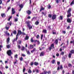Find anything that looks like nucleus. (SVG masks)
Wrapping results in <instances>:
<instances>
[{"instance_id": "nucleus-1", "label": "nucleus", "mask_w": 74, "mask_h": 74, "mask_svg": "<svg viewBox=\"0 0 74 74\" xmlns=\"http://www.w3.org/2000/svg\"><path fill=\"white\" fill-rule=\"evenodd\" d=\"M22 34V32L21 30H18V33L16 35V41H17V40H18V36H19L21 34Z\"/></svg>"}, {"instance_id": "nucleus-2", "label": "nucleus", "mask_w": 74, "mask_h": 74, "mask_svg": "<svg viewBox=\"0 0 74 74\" xmlns=\"http://www.w3.org/2000/svg\"><path fill=\"white\" fill-rule=\"evenodd\" d=\"M25 23L26 24H27V26L28 27L29 29H32L33 27L32 26H31V25H30V21H26Z\"/></svg>"}, {"instance_id": "nucleus-3", "label": "nucleus", "mask_w": 74, "mask_h": 74, "mask_svg": "<svg viewBox=\"0 0 74 74\" xmlns=\"http://www.w3.org/2000/svg\"><path fill=\"white\" fill-rule=\"evenodd\" d=\"M7 53L8 56H11L13 54V53L12 52V51L11 50H8L7 51Z\"/></svg>"}, {"instance_id": "nucleus-4", "label": "nucleus", "mask_w": 74, "mask_h": 74, "mask_svg": "<svg viewBox=\"0 0 74 74\" xmlns=\"http://www.w3.org/2000/svg\"><path fill=\"white\" fill-rule=\"evenodd\" d=\"M54 44H52L50 47H49V51H51L52 49H54Z\"/></svg>"}, {"instance_id": "nucleus-5", "label": "nucleus", "mask_w": 74, "mask_h": 74, "mask_svg": "<svg viewBox=\"0 0 74 74\" xmlns=\"http://www.w3.org/2000/svg\"><path fill=\"white\" fill-rule=\"evenodd\" d=\"M57 16L56 15V14L53 15L52 16V19L53 20L54 19H56Z\"/></svg>"}, {"instance_id": "nucleus-6", "label": "nucleus", "mask_w": 74, "mask_h": 74, "mask_svg": "<svg viewBox=\"0 0 74 74\" xmlns=\"http://www.w3.org/2000/svg\"><path fill=\"white\" fill-rule=\"evenodd\" d=\"M16 12L15 11V9L13 8H12V13L11 14H12V15H14V14Z\"/></svg>"}, {"instance_id": "nucleus-7", "label": "nucleus", "mask_w": 74, "mask_h": 74, "mask_svg": "<svg viewBox=\"0 0 74 74\" xmlns=\"http://www.w3.org/2000/svg\"><path fill=\"white\" fill-rule=\"evenodd\" d=\"M28 48L29 49H31L34 48V46L32 44L30 45L28 47Z\"/></svg>"}, {"instance_id": "nucleus-8", "label": "nucleus", "mask_w": 74, "mask_h": 74, "mask_svg": "<svg viewBox=\"0 0 74 74\" xmlns=\"http://www.w3.org/2000/svg\"><path fill=\"white\" fill-rule=\"evenodd\" d=\"M45 53L44 51H42L40 54V56H44Z\"/></svg>"}, {"instance_id": "nucleus-9", "label": "nucleus", "mask_w": 74, "mask_h": 74, "mask_svg": "<svg viewBox=\"0 0 74 74\" xmlns=\"http://www.w3.org/2000/svg\"><path fill=\"white\" fill-rule=\"evenodd\" d=\"M26 12L28 15H30L32 14V12L30 10H27Z\"/></svg>"}, {"instance_id": "nucleus-10", "label": "nucleus", "mask_w": 74, "mask_h": 74, "mask_svg": "<svg viewBox=\"0 0 74 74\" xmlns=\"http://www.w3.org/2000/svg\"><path fill=\"white\" fill-rule=\"evenodd\" d=\"M35 51H36V48H34L33 50L31 51V52L32 53H34Z\"/></svg>"}, {"instance_id": "nucleus-11", "label": "nucleus", "mask_w": 74, "mask_h": 74, "mask_svg": "<svg viewBox=\"0 0 74 74\" xmlns=\"http://www.w3.org/2000/svg\"><path fill=\"white\" fill-rule=\"evenodd\" d=\"M67 21L68 23H70L71 22V19H70V18H68L67 19Z\"/></svg>"}, {"instance_id": "nucleus-12", "label": "nucleus", "mask_w": 74, "mask_h": 74, "mask_svg": "<svg viewBox=\"0 0 74 74\" xmlns=\"http://www.w3.org/2000/svg\"><path fill=\"white\" fill-rule=\"evenodd\" d=\"M67 18H69V17H70L71 16V13H67Z\"/></svg>"}, {"instance_id": "nucleus-13", "label": "nucleus", "mask_w": 74, "mask_h": 74, "mask_svg": "<svg viewBox=\"0 0 74 74\" xmlns=\"http://www.w3.org/2000/svg\"><path fill=\"white\" fill-rule=\"evenodd\" d=\"M42 33H45V34H46V33H47V30L45 29L43 30Z\"/></svg>"}, {"instance_id": "nucleus-14", "label": "nucleus", "mask_w": 74, "mask_h": 74, "mask_svg": "<svg viewBox=\"0 0 74 74\" xmlns=\"http://www.w3.org/2000/svg\"><path fill=\"white\" fill-rule=\"evenodd\" d=\"M1 16L2 18L5 17V13H2L1 14Z\"/></svg>"}, {"instance_id": "nucleus-15", "label": "nucleus", "mask_w": 74, "mask_h": 74, "mask_svg": "<svg viewBox=\"0 0 74 74\" xmlns=\"http://www.w3.org/2000/svg\"><path fill=\"white\" fill-rule=\"evenodd\" d=\"M12 33L14 34L15 35V34H16L17 32L16 31V30H14V31H12Z\"/></svg>"}, {"instance_id": "nucleus-16", "label": "nucleus", "mask_w": 74, "mask_h": 74, "mask_svg": "<svg viewBox=\"0 0 74 74\" xmlns=\"http://www.w3.org/2000/svg\"><path fill=\"white\" fill-rule=\"evenodd\" d=\"M19 7L20 8H23V4H21V5H19Z\"/></svg>"}, {"instance_id": "nucleus-17", "label": "nucleus", "mask_w": 74, "mask_h": 74, "mask_svg": "<svg viewBox=\"0 0 74 74\" xmlns=\"http://www.w3.org/2000/svg\"><path fill=\"white\" fill-rule=\"evenodd\" d=\"M10 38H8L7 39V44H8L9 42H10Z\"/></svg>"}, {"instance_id": "nucleus-18", "label": "nucleus", "mask_w": 74, "mask_h": 74, "mask_svg": "<svg viewBox=\"0 0 74 74\" xmlns=\"http://www.w3.org/2000/svg\"><path fill=\"white\" fill-rule=\"evenodd\" d=\"M34 64L35 66H38V62H34Z\"/></svg>"}, {"instance_id": "nucleus-19", "label": "nucleus", "mask_w": 74, "mask_h": 74, "mask_svg": "<svg viewBox=\"0 0 74 74\" xmlns=\"http://www.w3.org/2000/svg\"><path fill=\"white\" fill-rule=\"evenodd\" d=\"M45 10V8L43 7H42L41 8H40V12H41L42 11H44V10Z\"/></svg>"}, {"instance_id": "nucleus-20", "label": "nucleus", "mask_w": 74, "mask_h": 74, "mask_svg": "<svg viewBox=\"0 0 74 74\" xmlns=\"http://www.w3.org/2000/svg\"><path fill=\"white\" fill-rule=\"evenodd\" d=\"M71 55H72V54L71 53H70L68 55V57L69 58H71Z\"/></svg>"}, {"instance_id": "nucleus-21", "label": "nucleus", "mask_w": 74, "mask_h": 74, "mask_svg": "<svg viewBox=\"0 0 74 74\" xmlns=\"http://www.w3.org/2000/svg\"><path fill=\"white\" fill-rule=\"evenodd\" d=\"M70 53H71V54H74V49L72 50L71 51H70Z\"/></svg>"}, {"instance_id": "nucleus-22", "label": "nucleus", "mask_w": 74, "mask_h": 74, "mask_svg": "<svg viewBox=\"0 0 74 74\" xmlns=\"http://www.w3.org/2000/svg\"><path fill=\"white\" fill-rule=\"evenodd\" d=\"M71 11V8H69L67 11V13H71V12H70Z\"/></svg>"}, {"instance_id": "nucleus-23", "label": "nucleus", "mask_w": 74, "mask_h": 74, "mask_svg": "<svg viewBox=\"0 0 74 74\" xmlns=\"http://www.w3.org/2000/svg\"><path fill=\"white\" fill-rule=\"evenodd\" d=\"M7 23L8 25L9 24L10 26H11L12 25V22L11 21H10V23Z\"/></svg>"}, {"instance_id": "nucleus-24", "label": "nucleus", "mask_w": 74, "mask_h": 74, "mask_svg": "<svg viewBox=\"0 0 74 74\" xmlns=\"http://www.w3.org/2000/svg\"><path fill=\"white\" fill-rule=\"evenodd\" d=\"M54 42L56 43L57 45H58V39H56Z\"/></svg>"}, {"instance_id": "nucleus-25", "label": "nucleus", "mask_w": 74, "mask_h": 74, "mask_svg": "<svg viewBox=\"0 0 74 74\" xmlns=\"http://www.w3.org/2000/svg\"><path fill=\"white\" fill-rule=\"evenodd\" d=\"M6 47L7 48L9 49L10 48H11V45H6Z\"/></svg>"}, {"instance_id": "nucleus-26", "label": "nucleus", "mask_w": 74, "mask_h": 74, "mask_svg": "<svg viewBox=\"0 0 74 74\" xmlns=\"http://www.w3.org/2000/svg\"><path fill=\"white\" fill-rule=\"evenodd\" d=\"M18 54H16L14 56V59H18Z\"/></svg>"}, {"instance_id": "nucleus-27", "label": "nucleus", "mask_w": 74, "mask_h": 74, "mask_svg": "<svg viewBox=\"0 0 74 74\" xmlns=\"http://www.w3.org/2000/svg\"><path fill=\"white\" fill-rule=\"evenodd\" d=\"M60 70H62L63 69V66H62V65H60Z\"/></svg>"}, {"instance_id": "nucleus-28", "label": "nucleus", "mask_w": 74, "mask_h": 74, "mask_svg": "<svg viewBox=\"0 0 74 74\" xmlns=\"http://www.w3.org/2000/svg\"><path fill=\"white\" fill-rule=\"evenodd\" d=\"M25 47H21V51H25Z\"/></svg>"}, {"instance_id": "nucleus-29", "label": "nucleus", "mask_w": 74, "mask_h": 74, "mask_svg": "<svg viewBox=\"0 0 74 74\" xmlns=\"http://www.w3.org/2000/svg\"><path fill=\"white\" fill-rule=\"evenodd\" d=\"M59 19L60 20H63V16H60Z\"/></svg>"}, {"instance_id": "nucleus-30", "label": "nucleus", "mask_w": 74, "mask_h": 74, "mask_svg": "<svg viewBox=\"0 0 74 74\" xmlns=\"http://www.w3.org/2000/svg\"><path fill=\"white\" fill-rule=\"evenodd\" d=\"M29 37L28 36H26L25 38V40H27L29 39Z\"/></svg>"}, {"instance_id": "nucleus-31", "label": "nucleus", "mask_w": 74, "mask_h": 74, "mask_svg": "<svg viewBox=\"0 0 74 74\" xmlns=\"http://www.w3.org/2000/svg\"><path fill=\"white\" fill-rule=\"evenodd\" d=\"M35 24L36 25H38V24H39V22L38 21H36L35 23Z\"/></svg>"}, {"instance_id": "nucleus-32", "label": "nucleus", "mask_w": 74, "mask_h": 74, "mask_svg": "<svg viewBox=\"0 0 74 74\" xmlns=\"http://www.w3.org/2000/svg\"><path fill=\"white\" fill-rule=\"evenodd\" d=\"M55 60H53L51 61V62L52 64H54V63H55Z\"/></svg>"}, {"instance_id": "nucleus-33", "label": "nucleus", "mask_w": 74, "mask_h": 74, "mask_svg": "<svg viewBox=\"0 0 74 74\" xmlns=\"http://www.w3.org/2000/svg\"><path fill=\"white\" fill-rule=\"evenodd\" d=\"M48 16L50 18H52V15H51V14H49Z\"/></svg>"}, {"instance_id": "nucleus-34", "label": "nucleus", "mask_w": 74, "mask_h": 74, "mask_svg": "<svg viewBox=\"0 0 74 74\" xmlns=\"http://www.w3.org/2000/svg\"><path fill=\"white\" fill-rule=\"evenodd\" d=\"M30 41L32 42H34V40H33V38H31V40H30Z\"/></svg>"}, {"instance_id": "nucleus-35", "label": "nucleus", "mask_w": 74, "mask_h": 74, "mask_svg": "<svg viewBox=\"0 0 74 74\" xmlns=\"http://www.w3.org/2000/svg\"><path fill=\"white\" fill-rule=\"evenodd\" d=\"M28 73L30 74L32 73V71L30 69H29V70L28 71Z\"/></svg>"}, {"instance_id": "nucleus-36", "label": "nucleus", "mask_w": 74, "mask_h": 74, "mask_svg": "<svg viewBox=\"0 0 74 74\" xmlns=\"http://www.w3.org/2000/svg\"><path fill=\"white\" fill-rule=\"evenodd\" d=\"M60 55H62L63 56V55H64V52H61L60 53Z\"/></svg>"}, {"instance_id": "nucleus-37", "label": "nucleus", "mask_w": 74, "mask_h": 74, "mask_svg": "<svg viewBox=\"0 0 74 74\" xmlns=\"http://www.w3.org/2000/svg\"><path fill=\"white\" fill-rule=\"evenodd\" d=\"M26 70V68H25V67H23V73H25V71Z\"/></svg>"}, {"instance_id": "nucleus-38", "label": "nucleus", "mask_w": 74, "mask_h": 74, "mask_svg": "<svg viewBox=\"0 0 74 74\" xmlns=\"http://www.w3.org/2000/svg\"><path fill=\"white\" fill-rule=\"evenodd\" d=\"M68 66L69 67H72V64H71L69 63Z\"/></svg>"}, {"instance_id": "nucleus-39", "label": "nucleus", "mask_w": 74, "mask_h": 74, "mask_svg": "<svg viewBox=\"0 0 74 74\" xmlns=\"http://www.w3.org/2000/svg\"><path fill=\"white\" fill-rule=\"evenodd\" d=\"M10 8H11V6H9L8 8V10H7V11H9V10H10Z\"/></svg>"}, {"instance_id": "nucleus-40", "label": "nucleus", "mask_w": 74, "mask_h": 74, "mask_svg": "<svg viewBox=\"0 0 74 74\" xmlns=\"http://www.w3.org/2000/svg\"><path fill=\"white\" fill-rule=\"evenodd\" d=\"M22 35H23V36H25L26 35V34L24 32H21Z\"/></svg>"}, {"instance_id": "nucleus-41", "label": "nucleus", "mask_w": 74, "mask_h": 74, "mask_svg": "<svg viewBox=\"0 0 74 74\" xmlns=\"http://www.w3.org/2000/svg\"><path fill=\"white\" fill-rule=\"evenodd\" d=\"M44 74H47V72L46 70H45L44 71Z\"/></svg>"}, {"instance_id": "nucleus-42", "label": "nucleus", "mask_w": 74, "mask_h": 74, "mask_svg": "<svg viewBox=\"0 0 74 74\" xmlns=\"http://www.w3.org/2000/svg\"><path fill=\"white\" fill-rule=\"evenodd\" d=\"M33 64H34V63L33 62H31L30 63L31 66H33Z\"/></svg>"}, {"instance_id": "nucleus-43", "label": "nucleus", "mask_w": 74, "mask_h": 74, "mask_svg": "<svg viewBox=\"0 0 74 74\" xmlns=\"http://www.w3.org/2000/svg\"><path fill=\"white\" fill-rule=\"evenodd\" d=\"M51 25L47 27V28L48 29H51Z\"/></svg>"}, {"instance_id": "nucleus-44", "label": "nucleus", "mask_w": 74, "mask_h": 74, "mask_svg": "<svg viewBox=\"0 0 74 74\" xmlns=\"http://www.w3.org/2000/svg\"><path fill=\"white\" fill-rule=\"evenodd\" d=\"M42 15H45H45H46V14H47V13H45L44 12H42Z\"/></svg>"}, {"instance_id": "nucleus-45", "label": "nucleus", "mask_w": 74, "mask_h": 74, "mask_svg": "<svg viewBox=\"0 0 74 74\" xmlns=\"http://www.w3.org/2000/svg\"><path fill=\"white\" fill-rule=\"evenodd\" d=\"M20 61H23V58L22 57H21L20 58Z\"/></svg>"}, {"instance_id": "nucleus-46", "label": "nucleus", "mask_w": 74, "mask_h": 74, "mask_svg": "<svg viewBox=\"0 0 74 74\" xmlns=\"http://www.w3.org/2000/svg\"><path fill=\"white\" fill-rule=\"evenodd\" d=\"M74 4V2H73V1H72L70 5H72L73 4Z\"/></svg>"}, {"instance_id": "nucleus-47", "label": "nucleus", "mask_w": 74, "mask_h": 74, "mask_svg": "<svg viewBox=\"0 0 74 74\" xmlns=\"http://www.w3.org/2000/svg\"><path fill=\"white\" fill-rule=\"evenodd\" d=\"M43 34H42L40 38L41 40H42V38H43Z\"/></svg>"}, {"instance_id": "nucleus-48", "label": "nucleus", "mask_w": 74, "mask_h": 74, "mask_svg": "<svg viewBox=\"0 0 74 74\" xmlns=\"http://www.w3.org/2000/svg\"><path fill=\"white\" fill-rule=\"evenodd\" d=\"M12 18V16H11L9 18V19L8 20V21H10V19H11Z\"/></svg>"}, {"instance_id": "nucleus-49", "label": "nucleus", "mask_w": 74, "mask_h": 74, "mask_svg": "<svg viewBox=\"0 0 74 74\" xmlns=\"http://www.w3.org/2000/svg\"><path fill=\"white\" fill-rule=\"evenodd\" d=\"M27 54H28V55H30L31 54L30 53V52H29V51H27Z\"/></svg>"}, {"instance_id": "nucleus-50", "label": "nucleus", "mask_w": 74, "mask_h": 74, "mask_svg": "<svg viewBox=\"0 0 74 74\" xmlns=\"http://www.w3.org/2000/svg\"><path fill=\"white\" fill-rule=\"evenodd\" d=\"M36 37V38H37V39H38V38L40 37V36H39V35H37Z\"/></svg>"}, {"instance_id": "nucleus-51", "label": "nucleus", "mask_w": 74, "mask_h": 74, "mask_svg": "<svg viewBox=\"0 0 74 74\" xmlns=\"http://www.w3.org/2000/svg\"><path fill=\"white\" fill-rule=\"evenodd\" d=\"M61 0H56V2L57 3H59V1H60Z\"/></svg>"}, {"instance_id": "nucleus-52", "label": "nucleus", "mask_w": 74, "mask_h": 74, "mask_svg": "<svg viewBox=\"0 0 74 74\" xmlns=\"http://www.w3.org/2000/svg\"><path fill=\"white\" fill-rule=\"evenodd\" d=\"M58 39L60 41H62V38H61V37H60L59 38H58Z\"/></svg>"}, {"instance_id": "nucleus-53", "label": "nucleus", "mask_w": 74, "mask_h": 74, "mask_svg": "<svg viewBox=\"0 0 74 74\" xmlns=\"http://www.w3.org/2000/svg\"><path fill=\"white\" fill-rule=\"evenodd\" d=\"M1 48H3V46H2L1 45H0V51H1Z\"/></svg>"}, {"instance_id": "nucleus-54", "label": "nucleus", "mask_w": 74, "mask_h": 74, "mask_svg": "<svg viewBox=\"0 0 74 74\" xmlns=\"http://www.w3.org/2000/svg\"><path fill=\"white\" fill-rule=\"evenodd\" d=\"M5 27L6 30H9V27Z\"/></svg>"}, {"instance_id": "nucleus-55", "label": "nucleus", "mask_w": 74, "mask_h": 74, "mask_svg": "<svg viewBox=\"0 0 74 74\" xmlns=\"http://www.w3.org/2000/svg\"><path fill=\"white\" fill-rule=\"evenodd\" d=\"M62 48H63V49H64V48H66V47L65 46H63L62 47Z\"/></svg>"}, {"instance_id": "nucleus-56", "label": "nucleus", "mask_w": 74, "mask_h": 74, "mask_svg": "<svg viewBox=\"0 0 74 74\" xmlns=\"http://www.w3.org/2000/svg\"><path fill=\"white\" fill-rule=\"evenodd\" d=\"M72 63L73 64H74V60H72Z\"/></svg>"}, {"instance_id": "nucleus-57", "label": "nucleus", "mask_w": 74, "mask_h": 74, "mask_svg": "<svg viewBox=\"0 0 74 74\" xmlns=\"http://www.w3.org/2000/svg\"><path fill=\"white\" fill-rule=\"evenodd\" d=\"M17 62V60H16V62H14V64H16Z\"/></svg>"}, {"instance_id": "nucleus-58", "label": "nucleus", "mask_w": 74, "mask_h": 74, "mask_svg": "<svg viewBox=\"0 0 74 74\" xmlns=\"http://www.w3.org/2000/svg\"><path fill=\"white\" fill-rule=\"evenodd\" d=\"M18 21V18H16L14 20V22H17Z\"/></svg>"}, {"instance_id": "nucleus-59", "label": "nucleus", "mask_w": 74, "mask_h": 74, "mask_svg": "<svg viewBox=\"0 0 74 74\" xmlns=\"http://www.w3.org/2000/svg\"><path fill=\"white\" fill-rule=\"evenodd\" d=\"M18 49H20V48H21V46H20V45H18Z\"/></svg>"}, {"instance_id": "nucleus-60", "label": "nucleus", "mask_w": 74, "mask_h": 74, "mask_svg": "<svg viewBox=\"0 0 74 74\" xmlns=\"http://www.w3.org/2000/svg\"><path fill=\"white\" fill-rule=\"evenodd\" d=\"M48 8V9L51 8V5H49Z\"/></svg>"}, {"instance_id": "nucleus-61", "label": "nucleus", "mask_w": 74, "mask_h": 74, "mask_svg": "<svg viewBox=\"0 0 74 74\" xmlns=\"http://www.w3.org/2000/svg\"><path fill=\"white\" fill-rule=\"evenodd\" d=\"M53 34H56V32H52Z\"/></svg>"}, {"instance_id": "nucleus-62", "label": "nucleus", "mask_w": 74, "mask_h": 74, "mask_svg": "<svg viewBox=\"0 0 74 74\" xmlns=\"http://www.w3.org/2000/svg\"><path fill=\"white\" fill-rule=\"evenodd\" d=\"M73 32V30H72L71 31H70V32H69V33L70 34H72V32Z\"/></svg>"}, {"instance_id": "nucleus-63", "label": "nucleus", "mask_w": 74, "mask_h": 74, "mask_svg": "<svg viewBox=\"0 0 74 74\" xmlns=\"http://www.w3.org/2000/svg\"><path fill=\"white\" fill-rule=\"evenodd\" d=\"M64 72H65V71H64L63 69L62 71V74H64Z\"/></svg>"}, {"instance_id": "nucleus-64", "label": "nucleus", "mask_w": 74, "mask_h": 74, "mask_svg": "<svg viewBox=\"0 0 74 74\" xmlns=\"http://www.w3.org/2000/svg\"><path fill=\"white\" fill-rule=\"evenodd\" d=\"M70 29V26H68L67 27H66V29Z\"/></svg>"}]
</instances>
